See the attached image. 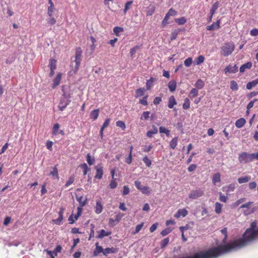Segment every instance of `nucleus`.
<instances>
[{
  "instance_id": "obj_19",
  "label": "nucleus",
  "mask_w": 258,
  "mask_h": 258,
  "mask_svg": "<svg viewBox=\"0 0 258 258\" xmlns=\"http://www.w3.org/2000/svg\"><path fill=\"white\" fill-rule=\"evenodd\" d=\"M251 179L250 176H244L238 178V183L240 184L246 183Z\"/></svg>"
},
{
  "instance_id": "obj_32",
  "label": "nucleus",
  "mask_w": 258,
  "mask_h": 258,
  "mask_svg": "<svg viewBox=\"0 0 258 258\" xmlns=\"http://www.w3.org/2000/svg\"><path fill=\"white\" fill-rule=\"evenodd\" d=\"M86 157H87L86 160H87V162L88 163V164L89 165H93L95 162L94 158L93 157H92L91 156L90 154L89 153L87 154Z\"/></svg>"
},
{
  "instance_id": "obj_52",
  "label": "nucleus",
  "mask_w": 258,
  "mask_h": 258,
  "mask_svg": "<svg viewBox=\"0 0 258 258\" xmlns=\"http://www.w3.org/2000/svg\"><path fill=\"white\" fill-rule=\"evenodd\" d=\"M143 225H144V223L142 222L141 224L136 226L135 231L133 232V234H136L138 233L141 230Z\"/></svg>"
},
{
  "instance_id": "obj_15",
  "label": "nucleus",
  "mask_w": 258,
  "mask_h": 258,
  "mask_svg": "<svg viewBox=\"0 0 258 258\" xmlns=\"http://www.w3.org/2000/svg\"><path fill=\"white\" fill-rule=\"evenodd\" d=\"M252 67V63L251 62H247L246 63L242 65L239 71L240 73H243L245 72L246 69H250Z\"/></svg>"
},
{
  "instance_id": "obj_46",
  "label": "nucleus",
  "mask_w": 258,
  "mask_h": 258,
  "mask_svg": "<svg viewBox=\"0 0 258 258\" xmlns=\"http://www.w3.org/2000/svg\"><path fill=\"white\" fill-rule=\"evenodd\" d=\"M116 125L118 127H120L122 130H124L126 127L124 122L120 120L117 121L116 122Z\"/></svg>"
},
{
  "instance_id": "obj_12",
  "label": "nucleus",
  "mask_w": 258,
  "mask_h": 258,
  "mask_svg": "<svg viewBox=\"0 0 258 258\" xmlns=\"http://www.w3.org/2000/svg\"><path fill=\"white\" fill-rule=\"evenodd\" d=\"M118 251L117 249L114 247L106 248L103 249V254L107 256L108 254L115 253Z\"/></svg>"
},
{
  "instance_id": "obj_13",
  "label": "nucleus",
  "mask_w": 258,
  "mask_h": 258,
  "mask_svg": "<svg viewBox=\"0 0 258 258\" xmlns=\"http://www.w3.org/2000/svg\"><path fill=\"white\" fill-rule=\"evenodd\" d=\"M220 20H218L216 22L213 23L211 25L208 26L207 29L209 31L218 29L220 28Z\"/></svg>"
},
{
  "instance_id": "obj_56",
  "label": "nucleus",
  "mask_w": 258,
  "mask_h": 258,
  "mask_svg": "<svg viewBox=\"0 0 258 258\" xmlns=\"http://www.w3.org/2000/svg\"><path fill=\"white\" fill-rule=\"evenodd\" d=\"M74 180H75V178L74 176L70 177L69 178V179L68 180V181H67V182L65 184V186H66V187L69 186L71 184H72L74 182Z\"/></svg>"
},
{
  "instance_id": "obj_9",
  "label": "nucleus",
  "mask_w": 258,
  "mask_h": 258,
  "mask_svg": "<svg viewBox=\"0 0 258 258\" xmlns=\"http://www.w3.org/2000/svg\"><path fill=\"white\" fill-rule=\"evenodd\" d=\"M188 214L187 211L185 209H179L177 213L174 215V217L176 218H179L180 217H184Z\"/></svg>"
},
{
  "instance_id": "obj_1",
  "label": "nucleus",
  "mask_w": 258,
  "mask_h": 258,
  "mask_svg": "<svg viewBox=\"0 0 258 258\" xmlns=\"http://www.w3.org/2000/svg\"><path fill=\"white\" fill-rule=\"evenodd\" d=\"M234 48L235 46L233 42L225 43L221 48V54L224 56H229L234 51Z\"/></svg>"
},
{
  "instance_id": "obj_7",
  "label": "nucleus",
  "mask_w": 258,
  "mask_h": 258,
  "mask_svg": "<svg viewBox=\"0 0 258 258\" xmlns=\"http://www.w3.org/2000/svg\"><path fill=\"white\" fill-rule=\"evenodd\" d=\"M224 72L226 74L227 73L235 74L238 72V67L236 64L234 66L229 65L225 68Z\"/></svg>"
},
{
  "instance_id": "obj_29",
  "label": "nucleus",
  "mask_w": 258,
  "mask_h": 258,
  "mask_svg": "<svg viewBox=\"0 0 258 258\" xmlns=\"http://www.w3.org/2000/svg\"><path fill=\"white\" fill-rule=\"evenodd\" d=\"M178 138L177 137L174 138L170 142L169 145L170 148L174 149L175 148L177 145Z\"/></svg>"
},
{
  "instance_id": "obj_53",
  "label": "nucleus",
  "mask_w": 258,
  "mask_h": 258,
  "mask_svg": "<svg viewBox=\"0 0 258 258\" xmlns=\"http://www.w3.org/2000/svg\"><path fill=\"white\" fill-rule=\"evenodd\" d=\"M55 8L54 7H48L47 9V14L49 17H51L53 16V13L54 12Z\"/></svg>"
},
{
  "instance_id": "obj_49",
  "label": "nucleus",
  "mask_w": 258,
  "mask_h": 258,
  "mask_svg": "<svg viewBox=\"0 0 258 258\" xmlns=\"http://www.w3.org/2000/svg\"><path fill=\"white\" fill-rule=\"evenodd\" d=\"M169 238H166L162 240L161 242V248H163L165 247L169 243Z\"/></svg>"
},
{
  "instance_id": "obj_55",
  "label": "nucleus",
  "mask_w": 258,
  "mask_h": 258,
  "mask_svg": "<svg viewBox=\"0 0 258 258\" xmlns=\"http://www.w3.org/2000/svg\"><path fill=\"white\" fill-rule=\"evenodd\" d=\"M117 185V183L115 181V179H112L109 184L110 188L111 189H114L115 187H116Z\"/></svg>"
},
{
  "instance_id": "obj_18",
  "label": "nucleus",
  "mask_w": 258,
  "mask_h": 258,
  "mask_svg": "<svg viewBox=\"0 0 258 258\" xmlns=\"http://www.w3.org/2000/svg\"><path fill=\"white\" fill-rule=\"evenodd\" d=\"M245 119L243 118H240L235 122V126L237 128H241L245 124Z\"/></svg>"
},
{
  "instance_id": "obj_62",
  "label": "nucleus",
  "mask_w": 258,
  "mask_h": 258,
  "mask_svg": "<svg viewBox=\"0 0 258 258\" xmlns=\"http://www.w3.org/2000/svg\"><path fill=\"white\" fill-rule=\"evenodd\" d=\"M166 15L169 17L171 16H174L176 15V12L173 9H170L168 12V13L166 14Z\"/></svg>"
},
{
  "instance_id": "obj_23",
  "label": "nucleus",
  "mask_w": 258,
  "mask_h": 258,
  "mask_svg": "<svg viewBox=\"0 0 258 258\" xmlns=\"http://www.w3.org/2000/svg\"><path fill=\"white\" fill-rule=\"evenodd\" d=\"M99 110L98 109L92 111L90 113V116L91 118L96 120L99 115Z\"/></svg>"
},
{
  "instance_id": "obj_59",
  "label": "nucleus",
  "mask_w": 258,
  "mask_h": 258,
  "mask_svg": "<svg viewBox=\"0 0 258 258\" xmlns=\"http://www.w3.org/2000/svg\"><path fill=\"white\" fill-rule=\"evenodd\" d=\"M178 34V31L177 30H173L171 33V40H173L176 39Z\"/></svg>"
},
{
  "instance_id": "obj_25",
  "label": "nucleus",
  "mask_w": 258,
  "mask_h": 258,
  "mask_svg": "<svg viewBox=\"0 0 258 258\" xmlns=\"http://www.w3.org/2000/svg\"><path fill=\"white\" fill-rule=\"evenodd\" d=\"M145 92V89L144 88H139L136 91L135 97L138 98L139 97H141L144 96Z\"/></svg>"
},
{
  "instance_id": "obj_41",
  "label": "nucleus",
  "mask_w": 258,
  "mask_h": 258,
  "mask_svg": "<svg viewBox=\"0 0 258 258\" xmlns=\"http://www.w3.org/2000/svg\"><path fill=\"white\" fill-rule=\"evenodd\" d=\"M204 83L201 79L198 80L195 84V86L199 89H202L204 87Z\"/></svg>"
},
{
  "instance_id": "obj_36",
  "label": "nucleus",
  "mask_w": 258,
  "mask_h": 258,
  "mask_svg": "<svg viewBox=\"0 0 258 258\" xmlns=\"http://www.w3.org/2000/svg\"><path fill=\"white\" fill-rule=\"evenodd\" d=\"M205 60V57L203 55H200L195 59V62L197 65L203 63Z\"/></svg>"
},
{
  "instance_id": "obj_37",
  "label": "nucleus",
  "mask_w": 258,
  "mask_h": 258,
  "mask_svg": "<svg viewBox=\"0 0 258 258\" xmlns=\"http://www.w3.org/2000/svg\"><path fill=\"white\" fill-rule=\"evenodd\" d=\"M123 31V28L122 27H115L113 28V32L117 36H119V33L120 32H122Z\"/></svg>"
},
{
  "instance_id": "obj_2",
  "label": "nucleus",
  "mask_w": 258,
  "mask_h": 258,
  "mask_svg": "<svg viewBox=\"0 0 258 258\" xmlns=\"http://www.w3.org/2000/svg\"><path fill=\"white\" fill-rule=\"evenodd\" d=\"M253 204L252 202H248L240 207V209H244L243 213L244 215H248L254 212L255 208L253 207Z\"/></svg>"
},
{
  "instance_id": "obj_21",
  "label": "nucleus",
  "mask_w": 258,
  "mask_h": 258,
  "mask_svg": "<svg viewBox=\"0 0 258 258\" xmlns=\"http://www.w3.org/2000/svg\"><path fill=\"white\" fill-rule=\"evenodd\" d=\"M168 87L171 92L174 91L176 87V82L174 80L170 81L168 84Z\"/></svg>"
},
{
  "instance_id": "obj_17",
  "label": "nucleus",
  "mask_w": 258,
  "mask_h": 258,
  "mask_svg": "<svg viewBox=\"0 0 258 258\" xmlns=\"http://www.w3.org/2000/svg\"><path fill=\"white\" fill-rule=\"evenodd\" d=\"M155 11V7L153 5H149L147 8L146 11V15L147 16H152Z\"/></svg>"
},
{
  "instance_id": "obj_58",
  "label": "nucleus",
  "mask_w": 258,
  "mask_h": 258,
  "mask_svg": "<svg viewBox=\"0 0 258 258\" xmlns=\"http://www.w3.org/2000/svg\"><path fill=\"white\" fill-rule=\"evenodd\" d=\"M123 216L124 214L122 213H119L117 214L115 216V221L117 222H119Z\"/></svg>"
},
{
  "instance_id": "obj_16",
  "label": "nucleus",
  "mask_w": 258,
  "mask_h": 258,
  "mask_svg": "<svg viewBox=\"0 0 258 258\" xmlns=\"http://www.w3.org/2000/svg\"><path fill=\"white\" fill-rule=\"evenodd\" d=\"M96 248L93 252V255L96 256L98 255L99 253L101 252H103V249L102 246L99 245V243L97 242L95 244Z\"/></svg>"
},
{
  "instance_id": "obj_28",
  "label": "nucleus",
  "mask_w": 258,
  "mask_h": 258,
  "mask_svg": "<svg viewBox=\"0 0 258 258\" xmlns=\"http://www.w3.org/2000/svg\"><path fill=\"white\" fill-rule=\"evenodd\" d=\"M219 2H216V3H215L213 6H212V9L211 10H210V14L212 15V16H213V15L215 14L216 11L217 10V9L219 7Z\"/></svg>"
},
{
  "instance_id": "obj_6",
  "label": "nucleus",
  "mask_w": 258,
  "mask_h": 258,
  "mask_svg": "<svg viewBox=\"0 0 258 258\" xmlns=\"http://www.w3.org/2000/svg\"><path fill=\"white\" fill-rule=\"evenodd\" d=\"M204 194V191L201 189L191 190L189 194V198L191 199H197L202 197Z\"/></svg>"
},
{
  "instance_id": "obj_35",
  "label": "nucleus",
  "mask_w": 258,
  "mask_h": 258,
  "mask_svg": "<svg viewBox=\"0 0 258 258\" xmlns=\"http://www.w3.org/2000/svg\"><path fill=\"white\" fill-rule=\"evenodd\" d=\"M50 175L55 177L57 179H59V176L58 174V171L56 166H54L53 168V170L50 172Z\"/></svg>"
},
{
  "instance_id": "obj_48",
  "label": "nucleus",
  "mask_w": 258,
  "mask_h": 258,
  "mask_svg": "<svg viewBox=\"0 0 258 258\" xmlns=\"http://www.w3.org/2000/svg\"><path fill=\"white\" fill-rule=\"evenodd\" d=\"M192 63V59L191 57H188L184 61V64L186 67H189Z\"/></svg>"
},
{
  "instance_id": "obj_22",
  "label": "nucleus",
  "mask_w": 258,
  "mask_h": 258,
  "mask_svg": "<svg viewBox=\"0 0 258 258\" xmlns=\"http://www.w3.org/2000/svg\"><path fill=\"white\" fill-rule=\"evenodd\" d=\"M157 133V128L155 126H153V130L151 131H148L146 135L148 138H151L154 135L156 134Z\"/></svg>"
},
{
  "instance_id": "obj_26",
  "label": "nucleus",
  "mask_w": 258,
  "mask_h": 258,
  "mask_svg": "<svg viewBox=\"0 0 258 258\" xmlns=\"http://www.w3.org/2000/svg\"><path fill=\"white\" fill-rule=\"evenodd\" d=\"M102 209L103 207L102 205L99 202L97 201L95 206V213L98 214L101 213L102 212Z\"/></svg>"
},
{
  "instance_id": "obj_34",
  "label": "nucleus",
  "mask_w": 258,
  "mask_h": 258,
  "mask_svg": "<svg viewBox=\"0 0 258 258\" xmlns=\"http://www.w3.org/2000/svg\"><path fill=\"white\" fill-rule=\"evenodd\" d=\"M133 2L132 1H130L125 3L124 9L123 10L124 14H125L126 12L131 8V6L133 4Z\"/></svg>"
},
{
  "instance_id": "obj_63",
  "label": "nucleus",
  "mask_w": 258,
  "mask_h": 258,
  "mask_svg": "<svg viewBox=\"0 0 258 258\" xmlns=\"http://www.w3.org/2000/svg\"><path fill=\"white\" fill-rule=\"evenodd\" d=\"M135 184L137 188L140 190H141L142 188L144 186L141 184V182L138 180L135 181Z\"/></svg>"
},
{
  "instance_id": "obj_43",
  "label": "nucleus",
  "mask_w": 258,
  "mask_h": 258,
  "mask_svg": "<svg viewBox=\"0 0 258 258\" xmlns=\"http://www.w3.org/2000/svg\"><path fill=\"white\" fill-rule=\"evenodd\" d=\"M159 132L160 133H164V134H165L167 137L169 136L170 131H169V130L167 129L165 127L160 126L159 127Z\"/></svg>"
},
{
  "instance_id": "obj_50",
  "label": "nucleus",
  "mask_w": 258,
  "mask_h": 258,
  "mask_svg": "<svg viewBox=\"0 0 258 258\" xmlns=\"http://www.w3.org/2000/svg\"><path fill=\"white\" fill-rule=\"evenodd\" d=\"M82 199H83V197L82 196H80L79 197H77V200L79 203L80 206L81 207L84 206L86 205V201H82Z\"/></svg>"
},
{
  "instance_id": "obj_61",
  "label": "nucleus",
  "mask_w": 258,
  "mask_h": 258,
  "mask_svg": "<svg viewBox=\"0 0 258 258\" xmlns=\"http://www.w3.org/2000/svg\"><path fill=\"white\" fill-rule=\"evenodd\" d=\"M59 128V125L58 123H56L54 125L53 128V134L56 135L58 133V131Z\"/></svg>"
},
{
  "instance_id": "obj_14",
  "label": "nucleus",
  "mask_w": 258,
  "mask_h": 258,
  "mask_svg": "<svg viewBox=\"0 0 258 258\" xmlns=\"http://www.w3.org/2000/svg\"><path fill=\"white\" fill-rule=\"evenodd\" d=\"M212 182L214 185L221 182V175L219 172L215 173L212 177Z\"/></svg>"
},
{
  "instance_id": "obj_60",
  "label": "nucleus",
  "mask_w": 258,
  "mask_h": 258,
  "mask_svg": "<svg viewBox=\"0 0 258 258\" xmlns=\"http://www.w3.org/2000/svg\"><path fill=\"white\" fill-rule=\"evenodd\" d=\"M169 19V17L166 14L164 18V19L163 20L162 22V26L163 27H164L165 26H166L167 24H168V20Z\"/></svg>"
},
{
  "instance_id": "obj_24",
  "label": "nucleus",
  "mask_w": 258,
  "mask_h": 258,
  "mask_svg": "<svg viewBox=\"0 0 258 258\" xmlns=\"http://www.w3.org/2000/svg\"><path fill=\"white\" fill-rule=\"evenodd\" d=\"M176 104V101L173 96L170 97L168 106L169 108H172L174 105Z\"/></svg>"
},
{
  "instance_id": "obj_5",
  "label": "nucleus",
  "mask_w": 258,
  "mask_h": 258,
  "mask_svg": "<svg viewBox=\"0 0 258 258\" xmlns=\"http://www.w3.org/2000/svg\"><path fill=\"white\" fill-rule=\"evenodd\" d=\"M70 102V100L68 98V97L63 95L60 101V102L58 105V108L59 110L62 111L64 108L69 104Z\"/></svg>"
},
{
  "instance_id": "obj_44",
  "label": "nucleus",
  "mask_w": 258,
  "mask_h": 258,
  "mask_svg": "<svg viewBox=\"0 0 258 258\" xmlns=\"http://www.w3.org/2000/svg\"><path fill=\"white\" fill-rule=\"evenodd\" d=\"M150 112L149 111H144L140 117L141 120H147L149 117Z\"/></svg>"
},
{
  "instance_id": "obj_33",
  "label": "nucleus",
  "mask_w": 258,
  "mask_h": 258,
  "mask_svg": "<svg viewBox=\"0 0 258 258\" xmlns=\"http://www.w3.org/2000/svg\"><path fill=\"white\" fill-rule=\"evenodd\" d=\"M222 205L218 202H216L215 204V212L217 214H220L222 211Z\"/></svg>"
},
{
  "instance_id": "obj_42",
  "label": "nucleus",
  "mask_w": 258,
  "mask_h": 258,
  "mask_svg": "<svg viewBox=\"0 0 258 258\" xmlns=\"http://www.w3.org/2000/svg\"><path fill=\"white\" fill-rule=\"evenodd\" d=\"M80 166L83 170V174L86 175L87 172L90 170V168L88 167L86 163H84L81 165Z\"/></svg>"
},
{
  "instance_id": "obj_30",
  "label": "nucleus",
  "mask_w": 258,
  "mask_h": 258,
  "mask_svg": "<svg viewBox=\"0 0 258 258\" xmlns=\"http://www.w3.org/2000/svg\"><path fill=\"white\" fill-rule=\"evenodd\" d=\"M154 81L155 79L153 78H151L149 80H147L146 82V87L147 90H150L151 88Z\"/></svg>"
},
{
  "instance_id": "obj_38",
  "label": "nucleus",
  "mask_w": 258,
  "mask_h": 258,
  "mask_svg": "<svg viewBox=\"0 0 258 258\" xmlns=\"http://www.w3.org/2000/svg\"><path fill=\"white\" fill-rule=\"evenodd\" d=\"M175 22L179 25H183L186 22V19L182 17L179 18H177L175 20Z\"/></svg>"
},
{
  "instance_id": "obj_64",
  "label": "nucleus",
  "mask_w": 258,
  "mask_h": 258,
  "mask_svg": "<svg viewBox=\"0 0 258 258\" xmlns=\"http://www.w3.org/2000/svg\"><path fill=\"white\" fill-rule=\"evenodd\" d=\"M250 34L251 36H255L258 35V28L253 29L250 31Z\"/></svg>"
},
{
  "instance_id": "obj_20",
  "label": "nucleus",
  "mask_w": 258,
  "mask_h": 258,
  "mask_svg": "<svg viewBox=\"0 0 258 258\" xmlns=\"http://www.w3.org/2000/svg\"><path fill=\"white\" fill-rule=\"evenodd\" d=\"M258 84V79H255L251 82H248L246 85V89L250 90L252 88L256 86Z\"/></svg>"
},
{
  "instance_id": "obj_54",
  "label": "nucleus",
  "mask_w": 258,
  "mask_h": 258,
  "mask_svg": "<svg viewBox=\"0 0 258 258\" xmlns=\"http://www.w3.org/2000/svg\"><path fill=\"white\" fill-rule=\"evenodd\" d=\"M143 161L148 167H150L151 166L152 163L151 161L148 158L147 156L144 157Z\"/></svg>"
},
{
  "instance_id": "obj_10",
  "label": "nucleus",
  "mask_w": 258,
  "mask_h": 258,
  "mask_svg": "<svg viewBox=\"0 0 258 258\" xmlns=\"http://www.w3.org/2000/svg\"><path fill=\"white\" fill-rule=\"evenodd\" d=\"M235 189V185L234 183H231L229 184L226 186H224L222 188V189L224 191H225L227 194L232 192Z\"/></svg>"
},
{
  "instance_id": "obj_39",
  "label": "nucleus",
  "mask_w": 258,
  "mask_h": 258,
  "mask_svg": "<svg viewBox=\"0 0 258 258\" xmlns=\"http://www.w3.org/2000/svg\"><path fill=\"white\" fill-rule=\"evenodd\" d=\"M143 194H146V195H150V193H151V189L150 188L148 187V186H144L141 190H140Z\"/></svg>"
},
{
  "instance_id": "obj_51",
  "label": "nucleus",
  "mask_w": 258,
  "mask_h": 258,
  "mask_svg": "<svg viewBox=\"0 0 258 258\" xmlns=\"http://www.w3.org/2000/svg\"><path fill=\"white\" fill-rule=\"evenodd\" d=\"M148 97V95L144 96V97L142 99H141L140 100V103H141L144 105H148V102H147Z\"/></svg>"
},
{
  "instance_id": "obj_27",
  "label": "nucleus",
  "mask_w": 258,
  "mask_h": 258,
  "mask_svg": "<svg viewBox=\"0 0 258 258\" xmlns=\"http://www.w3.org/2000/svg\"><path fill=\"white\" fill-rule=\"evenodd\" d=\"M98 235L97 236L98 238H102L104 236H108L110 234V232H106L104 230L102 229L98 232Z\"/></svg>"
},
{
  "instance_id": "obj_3",
  "label": "nucleus",
  "mask_w": 258,
  "mask_h": 258,
  "mask_svg": "<svg viewBox=\"0 0 258 258\" xmlns=\"http://www.w3.org/2000/svg\"><path fill=\"white\" fill-rule=\"evenodd\" d=\"M82 53V51L81 48L80 47H78L76 50L75 59L73 61V62H75L74 71L75 73H76L77 72L80 66L81 61Z\"/></svg>"
},
{
  "instance_id": "obj_47",
  "label": "nucleus",
  "mask_w": 258,
  "mask_h": 258,
  "mask_svg": "<svg viewBox=\"0 0 258 258\" xmlns=\"http://www.w3.org/2000/svg\"><path fill=\"white\" fill-rule=\"evenodd\" d=\"M183 108L184 109H187L189 108L190 106V101L189 100L186 98L184 100V103L183 104Z\"/></svg>"
},
{
  "instance_id": "obj_40",
  "label": "nucleus",
  "mask_w": 258,
  "mask_h": 258,
  "mask_svg": "<svg viewBox=\"0 0 258 258\" xmlns=\"http://www.w3.org/2000/svg\"><path fill=\"white\" fill-rule=\"evenodd\" d=\"M50 70H55L56 69V60L53 59H51L49 61V64Z\"/></svg>"
},
{
  "instance_id": "obj_8",
  "label": "nucleus",
  "mask_w": 258,
  "mask_h": 258,
  "mask_svg": "<svg viewBox=\"0 0 258 258\" xmlns=\"http://www.w3.org/2000/svg\"><path fill=\"white\" fill-rule=\"evenodd\" d=\"M96 170V174L95 177L97 179H101L103 174V167L101 165H98L95 167Z\"/></svg>"
},
{
  "instance_id": "obj_11",
  "label": "nucleus",
  "mask_w": 258,
  "mask_h": 258,
  "mask_svg": "<svg viewBox=\"0 0 258 258\" xmlns=\"http://www.w3.org/2000/svg\"><path fill=\"white\" fill-rule=\"evenodd\" d=\"M61 79V74L59 73L57 74L56 77L54 79L53 81V84L52 88H55L56 87L59 85L60 80Z\"/></svg>"
},
{
  "instance_id": "obj_57",
  "label": "nucleus",
  "mask_w": 258,
  "mask_h": 258,
  "mask_svg": "<svg viewBox=\"0 0 258 258\" xmlns=\"http://www.w3.org/2000/svg\"><path fill=\"white\" fill-rule=\"evenodd\" d=\"M219 196H220V197H219V200L222 202H224V203H226L227 201V199H228V198L227 197L224 196L223 194H222V193L221 192H219Z\"/></svg>"
},
{
  "instance_id": "obj_4",
  "label": "nucleus",
  "mask_w": 258,
  "mask_h": 258,
  "mask_svg": "<svg viewBox=\"0 0 258 258\" xmlns=\"http://www.w3.org/2000/svg\"><path fill=\"white\" fill-rule=\"evenodd\" d=\"M238 160L240 163L245 164L251 162L250 154L246 152H242L238 155Z\"/></svg>"
},
{
  "instance_id": "obj_45",
  "label": "nucleus",
  "mask_w": 258,
  "mask_h": 258,
  "mask_svg": "<svg viewBox=\"0 0 258 258\" xmlns=\"http://www.w3.org/2000/svg\"><path fill=\"white\" fill-rule=\"evenodd\" d=\"M172 231V229L170 227H168V228H167L164 229L163 230H162L161 232V234L163 236H165L167 235V234H168L169 233H170Z\"/></svg>"
},
{
  "instance_id": "obj_31",
  "label": "nucleus",
  "mask_w": 258,
  "mask_h": 258,
  "mask_svg": "<svg viewBox=\"0 0 258 258\" xmlns=\"http://www.w3.org/2000/svg\"><path fill=\"white\" fill-rule=\"evenodd\" d=\"M230 89L233 91H237L238 89V86L235 81H230Z\"/></svg>"
}]
</instances>
